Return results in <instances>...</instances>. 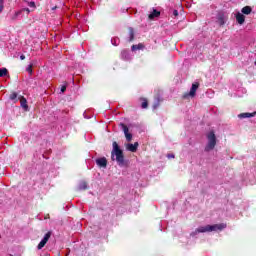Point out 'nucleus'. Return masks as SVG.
Listing matches in <instances>:
<instances>
[{
  "label": "nucleus",
  "instance_id": "nucleus-4",
  "mask_svg": "<svg viewBox=\"0 0 256 256\" xmlns=\"http://www.w3.org/2000/svg\"><path fill=\"white\" fill-rule=\"evenodd\" d=\"M227 19H229V16L225 12H218L216 16V22L220 26L225 25V23H227Z\"/></svg>",
  "mask_w": 256,
  "mask_h": 256
},
{
  "label": "nucleus",
  "instance_id": "nucleus-18",
  "mask_svg": "<svg viewBox=\"0 0 256 256\" xmlns=\"http://www.w3.org/2000/svg\"><path fill=\"white\" fill-rule=\"evenodd\" d=\"M79 191H85L87 189V182H81L78 186Z\"/></svg>",
  "mask_w": 256,
  "mask_h": 256
},
{
  "label": "nucleus",
  "instance_id": "nucleus-30",
  "mask_svg": "<svg viewBox=\"0 0 256 256\" xmlns=\"http://www.w3.org/2000/svg\"><path fill=\"white\" fill-rule=\"evenodd\" d=\"M125 55H127V51L122 52V57H125Z\"/></svg>",
  "mask_w": 256,
  "mask_h": 256
},
{
  "label": "nucleus",
  "instance_id": "nucleus-22",
  "mask_svg": "<svg viewBox=\"0 0 256 256\" xmlns=\"http://www.w3.org/2000/svg\"><path fill=\"white\" fill-rule=\"evenodd\" d=\"M27 73H29V75H33V64H30L27 68H26Z\"/></svg>",
  "mask_w": 256,
  "mask_h": 256
},
{
  "label": "nucleus",
  "instance_id": "nucleus-12",
  "mask_svg": "<svg viewBox=\"0 0 256 256\" xmlns=\"http://www.w3.org/2000/svg\"><path fill=\"white\" fill-rule=\"evenodd\" d=\"M241 11L244 15H251V11H253V9L251 8V6H245L242 8Z\"/></svg>",
  "mask_w": 256,
  "mask_h": 256
},
{
  "label": "nucleus",
  "instance_id": "nucleus-9",
  "mask_svg": "<svg viewBox=\"0 0 256 256\" xmlns=\"http://www.w3.org/2000/svg\"><path fill=\"white\" fill-rule=\"evenodd\" d=\"M197 89H199V83L196 82L192 84V87L189 92L190 97H195V93H197Z\"/></svg>",
  "mask_w": 256,
  "mask_h": 256
},
{
  "label": "nucleus",
  "instance_id": "nucleus-15",
  "mask_svg": "<svg viewBox=\"0 0 256 256\" xmlns=\"http://www.w3.org/2000/svg\"><path fill=\"white\" fill-rule=\"evenodd\" d=\"M18 94L16 92H13L12 94H10V100L13 101L14 103H17V101H19Z\"/></svg>",
  "mask_w": 256,
  "mask_h": 256
},
{
  "label": "nucleus",
  "instance_id": "nucleus-10",
  "mask_svg": "<svg viewBox=\"0 0 256 256\" xmlns=\"http://www.w3.org/2000/svg\"><path fill=\"white\" fill-rule=\"evenodd\" d=\"M96 165H98V167H107V158H98L96 160Z\"/></svg>",
  "mask_w": 256,
  "mask_h": 256
},
{
  "label": "nucleus",
  "instance_id": "nucleus-2",
  "mask_svg": "<svg viewBox=\"0 0 256 256\" xmlns=\"http://www.w3.org/2000/svg\"><path fill=\"white\" fill-rule=\"evenodd\" d=\"M112 147H113L111 152L112 161H117L119 167H123V165H125V156L123 155V150L119 148V144H117V142H113Z\"/></svg>",
  "mask_w": 256,
  "mask_h": 256
},
{
  "label": "nucleus",
  "instance_id": "nucleus-29",
  "mask_svg": "<svg viewBox=\"0 0 256 256\" xmlns=\"http://www.w3.org/2000/svg\"><path fill=\"white\" fill-rule=\"evenodd\" d=\"M168 159H175V155L174 154H168Z\"/></svg>",
  "mask_w": 256,
  "mask_h": 256
},
{
  "label": "nucleus",
  "instance_id": "nucleus-8",
  "mask_svg": "<svg viewBox=\"0 0 256 256\" xmlns=\"http://www.w3.org/2000/svg\"><path fill=\"white\" fill-rule=\"evenodd\" d=\"M139 147V143L135 142L134 144H127L126 149L128 151H131V153H135L137 151V148Z\"/></svg>",
  "mask_w": 256,
  "mask_h": 256
},
{
  "label": "nucleus",
  "instance_id": "nucleus-7",
  "mask_svg": "<svg viewBox=\"0 0 256 256\" xmlns=\"http://www.w3.org/2000/svg\"><path fill=\"white\" fill-rule=\"evenodd\" d=\"M18 99L20 101V105L22 109H24V111H29V105H27V99L23 96H19Z\"/></svg>",
  "mask_w": 256,
  "mask_h": 256
},
{
  "label": "nucleus",
  "instance_id": "nucleus-31",
  "mask_svg": "<svg viewBox=\"0 0 256 256\" xmlns=\"http://www.w3.org/2000/svg\"><path fill=\"white\" fill-rule=\"evenodd\" d=\"M20 59L23 61L25 59V55H21Z\"/></svg>",
  "mask_w": 256,
  "mask_h": 256
},
{
  "label": "nucleus",
  "instance_id": "nucleus-11",
  "mask_svg": "<svg viewBox=\"0 0 256 256\" xmlns=\"http://www.w3.org/2000/svg\"><path fill=\"white\" fill-rule=\"evenodd\" d=\"M236 21L239 23V25H243V23H245V15H243L241 12H238L236 14Z\"/></svg>",
  "mask_w": 256,
  "mask_h": 256
},
{
  "label": "nucleus",
  "instance_id": "nucleus-26",
  "mask_svg": "<svg viewBox=\"0 0 256 256\" xmlns=\"http://www.w3.org/2000/svg\"><path fill=\"white\" fill-rule=\"evenodd\" d=\"M22 13L23 11H26V13L29 15L31 13V10L29 8L21 9Z\"/></svg>",
  "mask_w": 256,
  "mask_h": 256
},
{
  "label": "nucleus",
  "instance_id": "nucleus-23",
  "mask_svg": "<svg viewBox=\"0 0 256 256\" xmlns=\"http://www.w3.org/2000/svg\"><path fill=\"white\" fill-rule=\"evenodd\" d=\"M5 5V2L3 0H0V13H3V9H4V6Z\"/></svg>",
  "mask_w": 256,
  "mask_h": 256
},
{
  "label": "nucleus",
  "instance_id": "nucleus-21",
  "mask_svg": "<svg viewBox=\"0 0 256 256\" xmlns=\"http://www.w3.org/2000/svg\"><path fill=\"white\" fill-rule=\"evenodd\" d=\"M129 41H133L134 37H135V33L133 32V28H129Z\"/></svg>",
  "mask_w": 256,
  "mask_h": 256
},
{
  "label": "nucleus",
  "instance_id": "nucleus-28",
  "mask_svg": "<svg viewBox=\"0 0 256 256\" xmlns=\"http://www.w3.org/2000/svg\"><path fill=\"white\" fill-rule=\"evenodd\" d=\"M173 15H174V17H178L179 16V12L177 10H174L173 11Z\"/></svg>",
  "mask_w": 256,
  "mask_h": 256
},
{
  "label": "nucleus",
  "instance_id": "nucleus-1",
  "mask_svg": "<svg viewBox=\"0 0 256 256\" xmlns=\"http://www.w3.org/2000/svg\"><path fill=\"white\" fill-rule=\"evenodd\" d=\"M227 227V224H214L198 227L194 232L191 233L192 237L198 235V233H211L213 231H223Z\"/></svg>",
  "mask_w": 256,
  "mask_h": 256
},
{
  "label": "nucleus",
  "instance_id": "nucleus-19",
  "mask_svg": "<svg viewBox=\"0 0 256 256\" xmlns=\"http://www.w3.org/2000/svg\"><path fill=\"white\" fill-rule=\"evenodd\" d=\"M111 43H112V45H114L115 47H117V45H119V43H120V40H119L118 37H115V38H112V39H111Z\"/></svg>",
  "mask_w": 256,
  "mask_h": 256
},
{
  "label": "nucleus",
  "instance_id": "nucleus-5",
  "mask_svg": "<svg viewBox=\"0 0 256 256\" xmlns=\"http://www.w3.org/2000/svg\"><path fill=\"white\" fill-rule=\"evenodd\" d=\"M49 239H51V232H47L44 235L43 239L38 244V249H42L43 247H45V245H47V242L49 241Z\"/></svg>",
  "mask_w": 256,
  "mask_h": 256
},
{
  "label": "nucleus",
  "instance_id": "nucleus-13",
  "mask_svg": "<svg viewBox=\"0 0 256 256\" xmlns=\"http://www.w3.org/2000/svg\"><path fill=\"white\" fill-rule=\"evenodd\" d=\"M159 15H161L159 11L153 10V12L149 14V19H155V17H159Z\"/></svg>",
  "mask_w": 256,
  "mask_h": 256
},
{
  "label": "nucleus",
  "instance_id": "nucleus-25",
  "mask_svg": "<svg viewBox=\"0 0 256 256\" xmlns=\"http://www.w3.org/2000/svg\"><path fill=\"white\" fill-rule=\"evenodd\" d=\"M28 6L32 7L33 9H35V2H28Z\"/></svg>",
  "mask_w": 256,
  "mask_h": 256
},
{
  "label": "nucleus",
  "instance_id": "nucleus-6",
  "mask_svg": "<svg viewBox=\"0 0 256 256\" xmlns=\"http://www.w3.org/2000/svg\"><path fill=\"white\" fill-rule=\"evenodd\" d=\"M120 126L122 127V131H124V135L127 141H131L133 139V134L129 133V128L127 125L121 123Z\"/></svg>",
  "mask_w": 256,
  "mask_h": 256
},
{
  "label": "nucleus",
  "instance_id": "nucleus-14",
  "mask_svg": "<svg viewBox=\"0 0 256 256\" xmlns=\"http://www.w3.org/2000/svg\"><path fill=\"white\" fill-rule=\"evenodd\" d=\"M21 13H23V10L14 12V14L11 15L12 21H16L17 17H19V15H21Z\"/></svg>",
  "mask_w": 256,
  "mask_h": 256
},
{
  "label": "nucleus",
  "instance_id": "nucleus-3",
  "mask_svg": "<svg viewBox=\"0 0 256 256\" xmlns=\"http://www.w3.org/2000/svg\"><path fill=\"white\" fill-rule=\"evenodd\" d=\"M208 143L205 147V151H213L215 149V145H217V137L215 136V132L211 131L207 134Z\"/></svg>",
  "mask_w": 256,
  "mask_h": 256
},
{
  "label": "nucleus",
  "instance_id": "nucleus-16",
  "mask_svg": "<svg viewBox=\"0 0 256 256\" xmlns=\"http://www.w3.org/2000/svg\"><path fill=\"white\" fill-rule=\"evenodd\" d=\"M238 117L240 119H247L249 117H253V114H251V113H241V114L238 115Z\"/></svg>",
  "mask_w": 256,
  "mask_h": 256
},
{
  "label": "nucleus",
  "instance_id": "nucleus-27",
  "mask_svg": "<svg viewBox=\"0 0 256 256\" xmlns=\"http://www.w3.org/2000/svg\"><path fill=\"white\" fill-rule=\"evenodd\" d=\"M65 91H67V86H62L61 87V93H65Z\"/></svg>",
  "mask_w": 256,
  "mask_h": 256
},
{
  "label": "nucleus",
  "instance_id": "nucleus-24",
  "mask_svg": "<svg viewBox=\"0 0 256 256\" xmlns=\"http://www.w3.org/2000/svg\"><path fill=\"white\" fill-rule=\"evenodd\" d=\"M147 100H145L144 102H142V109H147Z\"/></svg>",
  "mask_w": 256,
  "mask_h": 256
},
{
  "label": "nucleus",
  "instance_id": "nucleus-33",
  "mask_svg": "<svg viewBox=\"0 0 256 256\" xmlns=\"http://www.w3.org/2000/svg\"><path fill=\"white\" fill-rule=\"evenodd\" d=\"M56 9H57V6L53 7V8H52V11H55Z\"/></svg>",
  "mask_w": 256,
  "mask_h": 256
},
{
  "label": "nucleus",
  "instance_id": "nucleus-20",
  "mask_svg": "<svg viewBox=\"0 0 256 256\" xmlns=\"http://www.w3.org/2000/svg\"><path fill=\"white\" fill-rule=\"evenodd\" d=\"M7 68H0V77H5L7 76Z\"/></svg>",
  "mask_w": 256,
  "mask_h": 256
},
{
  "label": "nucleus",
  "instance_id": "nucleus-32",
  "mask_svg": "<svg viewBox=\"0 0 256 256\" xmlns=\"http://www.w3.org/2000/svg\"><path fill=\"white\" fill-rule=\"evenodd\" d=\"M153 107L154 109H157V107H159V103L155 104Z\"/></svg>",
  "mask_w": 256,
  "mask_h": 256
},
{
  "label": "nucleus",
  "instance_id": "nucleus-17",
  "mask_svg": "<svg viewBox=\"0 0 256 256\" xmlns=\"http://www.w3.org/2000/svg\"><path fill=\"white\" fill-rule=\"evenodd\" d=\"M144 45L143 44H138V45H132V51H139L141 49H144Z\"/></svg>",
  "mask_w": 256,
  "mask_h": 256
}]
</instances>
